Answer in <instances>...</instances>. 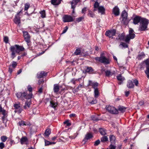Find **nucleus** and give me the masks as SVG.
<instances>
[{"mask_svg": "<svg viewBox=\"0 0 149 149\" xmlns=\"http://www.w3.org/2000/svg\"><path fill=\"white\" fill-rule=\"evenodd\" d=\"M99 132L102 135H104L106 134V130L102 128H100L99 129Z\"/></svg>", "mask_w": 149, "mask_h": 149, "instance_id": "32", "label": "nucleus"}, {"mask_svg": "<svg viewBox=\"0 0 149 149\" xmlns=\"http://www.w3.org/2000/svg\"><path fill=\"white\" fill-rule=\"evenodd\" d=\"M93 137V135L91 133H87L86 136L85 137L83 140V141H86L88 139L91 138ZM85 143V142H84Z\"/></svg>", "mask_w": 149, "mask_h": 149, "instance_id": "17", "label": "nucleus"}, {"mask_svg": "<svg viewBox=\"0 0 149 149\" xmlns=\"http://www.w3.org/2000/svg\"><path fill=\"white\" fill-rule=\"evenodd\" d=\"M133 82L134 84L136 86H138V85L139 84V81L138 80L136 79H135L133 80Z\"/></svg>", "mask_w": 149, "mask_h": 149, "instance_id": "45", "label": "nucleus"}, {"mask_svg": "<svg viewBox=\"0 0 149 149\" xmlns=\"http://www.w3.org/2000/svg\"><path fill=\"white\" fill-rule=\"evenodd\" d=\"M99 3L97 1H95V3L94 5V8H98L99 6Z\"/></svg>", "mask_w": 149, "mask_h": 149, "instance_id": "49", "label": "nucleus"}, {"mask_svg": "<svg viewBox=\"0 0 149 149\" xmlns=\"http://www.w3.org/2000/svg\"><path fill=\"white\" fill-rule=\"evenodd\" d=\"M100 141L99 139L96 141L94 143V145L95 146L98 145L100 143Z\"/></svg>", "mask_w": 149, "mask_h": 149, "instance_id": "51", "label": "nucleus"}, {"mask_svg": "<svg viewBox=\"0 0 149 149\" xmlns=\"http://www.w3.org/2000/svg\"><path fill=\"white\" fill-rule=\"evenodd\" d=\"M28 90L30 92H31L32 91V88L30 86H28Z\"/></svg>", "mask_w": 149, "mask_h": 149, "instance_id": "61", "label": "nucleus"}, {"mask_svg": "<svg viewBox=\"0 0 149 149\" xmlns=\"http://www.w3.org/2000/svg\"><path fill=\"white\" fill-rule=\"evenodd\" d=\"M44 82V80L42 79H40L38 81V84L39 85H40L41 84H43Z\"/></svg>", "mask_w": 149, "mask_h": 149, "instance_id": "55", "label": "nucleus"}, {"mask_svg": "<svg viewBox=\"0 0 149 149\" xmlns=\"http://www.w3.org/2000/svg\"><path fill=\"white\" fill-rule=\"evenodd\" d=\"M113 12L116 16H118L119 15V10L117 6H116L113 8Z\"/></svg>", "mask_w": 149, "mask_h": 149, "instance_id": "15", "label": "nucleus"}, {"mask_svg": "<svg viewBox=\"0 0 149 149\" xmlns=\"http://www.w3.org/2000/svg\"><path fill=\"white\" fill-rule=\"evenodd\" d=\"M47 73L44 71H41L37 74L38 78H40L47 75Z\"/></svg>", "mask_w": 149, "mask_h": 149, "instance_id": "19", "label": "nucleus"}, {"mask_svg": "<svg viewBox=\"0 0 149 149\" xmlns=\"http://www.w3.org/2000/svg\"><path fill=\"white\" fill-rule=\"evenodd\" d=\"M127 86L129 88H134V85L133 84V82L132 81H129L127 84Z\"/></svg>", "mask_w": 149, "mask_h": 149, "instance_id": "26", "label": "nucleus"}, {"mask_svg": "<svg viewBox=\"0 0 149 149\" xmlns=\"http://www.w3.org/2000/svg\"><path fill=\"white\" fill-rule=\"evenodd\" d=\"M68 29V27L67 26H66L65 28L63 30V32L62 33V34L64 33H65L67 31V29Z\"/></svg>", "mask_w": 149, "mask_h": 149, "instance_id": "60", "label": "nucleus"}, {"mask_svg": "<svg viewBox=\"0 0 149 149\" xmlns=\"http://www.w3.org/2000/svg\"><path fill=\"white\" fill-rule=\"evenodd\" d=\"M23 33L25 41L27 43H29L30 42V37L27 31H23Z\"/></svg>", "mask_w": 149, "mask_h": 149, "instance_id": "12", "label": "nucleus"}, {"mask_svg": "<svg viewBox=\"0 0 149 149\" xmlns=\"http://www.w3.org/2000/svg\"><path fill=\"white\" fill-rule=\"evenodd\" d=\"M1 112H2V114L3 115V116L2 118L3 119V118H5V116L6 114V111L4 109L3 110V111Z\"/></svg>", "mask_w": 149, "mask_h": 149, "instance_id": "56", "label": "nucleus"}, {"mask_svg": "<svg viewBox=\"0 0 149 149\" xmlns=\"http://www.w3.org/2000/svg\"><path fill=\"white\" fill-rule=\"evenodd\" d=\"M17 96L18 98H20L21 97H24L26 99H30L32 97V94L31 93L29 94H27L26 93L24 92L22 93L20 92L18 93L17 94Z\"/></svg>", "mask_w": 149, "mask_h": 149, "instance_id": "5", "label": "nucleus"}, {"mask_svg": "<svg viewBox=\"0 0 149 149\" xmlns=\"http://www.w3.org/2000/svg\"><path fill=\"white\" fill-rule=\"evenodd\" d=\"M148 24V20L144 18H142L141 21L140 22L139 30L140 31H143L146 30Z\"/></svg>", "mask_w": 149, "mask_h": 149, "instance_id": "2", "label": "nucleus"}, {"mask_svg": "<svg viewBox=\"0 0 149 149\" xmlns=\"http://www.w3.org/2000/svg\"><path fill=\"white\" fill-rule=\"evenodd\" d=\"M45 146H48L49 145H50V142L47 140L46 139H45Z\"/></svg>", "mask_w": 149, "mask_h": 149, "instance_id": "50", "label": "nucleus"}, {"mask_svg": "<svg viewBox=\"0 0 149 149\" xmlns=\"http://www.w3.org/2000/svg\"><path fill=\"white\" fill-rule=\"evenodd\" d=\"M59 86L58 84L54 85L53 90L55 93H57L59 91Z\"/></svg>", "mask_w": 149, "mask_h": 149, "instance_id": "20", "label": "nucleus"}, {"mask_svg": "<svg viewBox=\"0 0 149 149\" xmlns=\"http://www.w3.org/2000/svg\"><path fill=\"white\" fill-rule=\"evenodd\" d=\"M105 73L106 76L108 77H110L113 74V72L109 70L106 71H105Z\"/></svg>", "mask_w": 149, "mask_h": 149, "instance_id": "27", "label": "nucleus"}, {"mask_svg": "<svg viewBox=\"0 0 149 149\" xmlns=\"http://www.w3.org/2000/svg\"><path fill=\"white\" fill-rule=\"evenodd\" d=\"M135 35L134 33V31L132 29H130L129 33L125 37V41L127 42H129L131 39H133L135 37Z\"/></svg>", "mask_w": 149, "mask_h": 149, "instance_id": "4", "label": "nucleus"}, {"mask_svg": "<svg viewBox=\"0 0 149 149\" xmlns=\"http://www.w3.org/2000/svg\"><path fill=\"white\" fill-rule=\"evenodd\" d=\"M98 10L99 13H100L102 14L104 13L105 11V9L102 6H100L98 8Z\"/></svg>", "mask_w": 149, "mask_h": 149, "instance_id": "25", "label": "nucleus"}, {"mask_svg": "<svg viewBox=\"0 0 149 149\" xmlns=\"http://www.w3.org/2000/svg\"><path fill=\"white\" fill-rule=\"evenodd\" d=\"M86 69L85 70V72L91 73L93 71V70L91 67H88V66L86 67Z\"/></svg>", "mask_w": 149, "mask_h": 149, "instance_id": "24", "label": "nucleus"}, {"mask_svg": "<svg viewBox=\"0 0 149 149\" xmlns=\"http://www.w3.org/2000/svg\"><path fill=\"white\" fill-rule=\"evenodd\" d=\"M107 110L110 113L114 114L118 113V111L116 108L113 107L108 106L106 107Z\"/></svg>", "mask_w": 149, "mask_h": 149, "instance_id": "7", "label": "nucleus"}, {"mask_svg": "<svg viewBox=\"0 0 149 149\" xmlns=\"http://www.w3.org/2000/svg\"><path fill=\"white\" fill-rule=\"evenodd\" d=\"M110 141L111 143L114 142L115 138L114 136L113 135H110L109 137Z\"/></svg>", "mask_w": 149, "mask_h": 149, "instance_id": "33", "label": "nucleus"}, {"mask_svg": "<svg viewBox=\"0 0 149 149\" xmlns=\"http://www.w3.org/2000/svg\"><path fill=\"white\" fill-rule=\"evenodd\" d=\"M51 133L50 130L49 129H47L46 130L45 133V134L46 136H49Z\"/></svg>", "mask_w": 149, "mask_h": 149, "instance_id": "38", "label": "nucleus"}, {"mask_svg": "<svg viewBox=\"0 0 149 149\" xmlns=\"http://www.w3.org/2000/svg\"><path fill=\"white\" fill-rule=\"evenodd\" d=\"M17 65V63L16 62L13 61L12 62V66L13 68H15V67Z\"/></svg>", "mask_w": 149, "mask_h": 149, "instance_id": "54", "label": "nucleus"}, {"mask_svg": "<svg viewBox=\"0 0 149 149\" xmlns=\"http://www.w3.org/2000/svg\"><path fill=\"white\" fill-rule=\"evenodd\" d=\"M116 148V146L113 145L111 144L109 146V149H115Z\"/></svg>", "mask_w": 149, "mask_h": 149, "instance_id": "53", "label": "nucleus"}, {"mask_svg": "<svg viewBox=\"0 0 149 149\" xmlns=\"http://www.w3.org/2000/svg\"><path fill=\"white\" fill-rule=\"evenodd\" d=\"M50 106L52 107L55 108L56 106V103H55L53 101H51L50 102Z\"/></svg>", "mask_w": 149, "mask_h": 149, "instance_id": "39", "label": "nucleus"}, {"mask_svg": "<svg viewBox=\"0 0 149 149\" xmlns=\"http://www.w3.org/2000/svg\"><path fill=\"white\" fill-rule=\"evenodd\" d=\"M80 1V0H73L71 2V8H75L77 3Z\"/></svg>", "mask_w": 149, "mask_h": 149, "instance_id": "16", "label": "nucleus"}, {"mask_svg": "<svg viewBox=\"0 0 149 149\" xmlns=\"http://www.w3.org/2000/svg\"><path fill=\"white\" fill-rule=\"evenodd\" d=\"M108 139L107 136H103L101 138V141L102 142H104L108 141Z\"/></svg>", "mask_w": 149, "mask_h": 149, "instance_id": "34", "label": "nucleus"}, {"mask_svg": "<svg viewBox=\"0 0 149 149\" xmlns=\"http://www.w3.org/2000/svg\"><path fill=\"white\" fill-rule=\"evenodd\" d=\"M27 141V139L26 137H23L20 139V142L22 144H23L24 142H26Z\"/></svg>", "mask_w": 149, "mask_h": 149, "instance_id": "30", "label": "nucleus"}, {"mask_svg": "<svg viewBox=\"0 0 149 149\" xmlns=\"http://www.w3.org/2000/svg\"><path fill=\"white\" fill-rule=\"evenodd\" d=\"M18 124L20 126L28 125V124L24 121L21 120L18 123Z\"/></svg>", "mask_w": 149, "mask_h": 149, "instance_id": "31", "label": "nucleus"}, {"mask_svg": "<svg viewBox=\"0 0 149 149\" xmlns=\"http://www.w3.org/2000/svg\"><path fill=\"white\" fill-rule=\"evenodd\" d=\"M4 146H5L3 143L1 142L0 143V148H3Z\"/></svg>", "mask_w": 149, "mask_h": 149, "instance_id": "59", "label": "nucleus"}, {"mask_svg": "<svg viewBox=\"0 0 149 149\" xmlns=\"http://www.w3.org/2000/svg\"><path fill=\"white\" fill-rule=\"evenodd\" d=\"M140 69L141 70H143L145 67H146V66L145 65L144 63H141L140 65Z\"/></svg>", "mask_w": 149, "mask_h": 149, "instance_id": "41", "label": "nucleus"}, {"mask_svg": "<svg viewBox=\"0 0 149 149\" xmlns=\"http://www.w3.org/2000/svg\"><path fill=\"white\" fill-rule=\"evenodd\" d=\"M95 59L104 64H108L110 63L109 59L105 57L104 53H102L100 57H96Z\"/></svg>", "mask_w": 149, "mask_h": 149, "instance_id": "3", "label": "nucleus"}, {"mask_svg": "<svg viewBox=\"0 0 149 149\" xmlns=\"http://www.w3.org/2000/svg\"><path fill=\"white\" fill-rule=\"evenodd\" d=\"M81 51L80 48L77 49L74 52V54L77 55H79L81 53Z\"/></svg>", "mask_w": 149, "mask_h": 149, "instance_id": "35", "label": "nucleus"}, {"mask_svg": "<svg viewBox=\"0 0 149 149\" xmlns=\"http://www.w3.org/2000/svg\"><path fill=\"white\" fill-rule=\"evenodd\" d=\"M140 17L136 16L134 19L133 23L135 24H136L140 22L141 21V19Z\"/></svg>", "mask_w": 149, "mask_h": 149, "instance_id": "14", "label": "nucleus"}, {"mask_svg": "<svg viewBox=\"0 0 149 149\" xmlns=\"http://www.w3.org/2000/svg\"><path fill=\"white\" fill-rule=\"evenodd\" d=\"M14 107L16 109H18V110H15V112H18V113H20L22 110V109L21 108V105L19 103L14 104Z\"/></svg>", "mask_w": 149, "mask_h": 149, "instance_id": "11", "label": "nucleus"}, {"mask_svg": "<svg viewBox=\"0 0 149 149\" xmlns=\"http://www.w3.org/2000/svg\"><path fill=\"white\" fill-rule=\"evenodd\" d=\"M11 65H10L9 66V72H10V73L11 74L13 71V70L12 68H11Z\"/></svg>", "mask_w": 149, "mask_h": 149, "instance_id": "62", "label": "nucleus"}, {"mask_svg": "<svg viewBox=\"0 0 149 149\" xmlns=\"http://www.w3.org/2000/svg\"><path fill=\"white\" fill-rule=\"evenodd\" d=\"M117 78L118 80L123 81L125 79L124 77H123L121 74H119L117 76Z\"/></svg>", "mask_w": 149, "mask_h": 149, "instance_id": "28", "label": "nucleus"}, {"mask_svg": "<svg viewBox=\"0 0 149 149\" xmlns=\"http://www.w3.org/2000/svg\"><path fill=\"white\" fill-rule=\"evenodd\" d=\"M89 85L90 86H92L93 88H94L95 89V88H97V87L98 85V84L97 82H92L89 81Z\"/></svg>", "mask_w": 149, "mask_h": 149, "instance_id": "21", "label": "nucleus"}, {"mask_svg": "<svg viewBox=\"0 0 149 149\" xmlns=\"http://www.w3.org/2000/svg\"><path fill=\"white\" fill-rule=\"evenodd\" d=\"M28 99V100L25 102V105L23 107V108L25 109H27L29 108L30 105L31 103V100H30V99Z\"/></svg>", "mask_w": 149, "mask_h": 149, "instance_id": "13", "label": "nucleus"}, {"mask_svg": "<svg viewBox=\"0 0 149 149\" xmlns=\"http://www.w3.org/2000/svg\"><path fill=\"white\" fill-rule=\"evenodd\" d=\"M24 49V48L23 46L17 45L11 46L10 47V50L12 52V58L13 59L15 57V52L19 54L20 52L23 51Z\"/></svg>", "mask_w": 149, "mask_h": 149, "instance_id": "1", "label": "nucleus"}, {"mask_svg": "<svg viewBox=\"0 0 149 149\" xmlns=\"http://www.w3.org/2000/svg\"><path fill=\"white\" fill-rule=\"evenodd\" d=\"M4 41L6 43H7L8 41V38L7 36H5L4 38Z\"/></svg>", "mask_w": 149, "mask_h": 149, "instance_id": "52", "label": "nucleus"}, {"mask_svg": "<svg viewBox=\"0 0 149 149\" xmlns=\"http://www.w3.org/2000/svg\"><path fill=\"white\" fill-rule=\"evenodd\" d=\"M94 97L95 98L97 97L99 95V92L98 88H95L94 90Z\"/></svg>", "mask_w": 149, "mask_h": 149, "instance_id": "29", "label": "nucleus"}, {"mask_svg": "<svg viewBox=\"0 0 149 149\" xmlns=\"http://www.w3.org/2000/svg\"><path fill=\"white\" fill-rule=\"evenodd\" d=\"M8 138L5 136H3L1 137V139L2 141L4 142L7 140Z\"/></svg>", "mask_w": 149, "mask_h": 149, "instance_id": "37", "label": "nucleus"}, {"mask_svg": "<svg viewBox=\"0 0 149 149\" xmlns=\"http://www.w3.org/2000/svg\"><path fill=\"white\" fill-rule=\"evenodd\" d=\"M144 104V102L142 101H140L139 103V104L140 106H141L143 105Z\"/></svg>", "mask_w": 149, "mask_h": 149, "instance_id": "64", "label": "nucleus"}, {"mask_svg": "<svg viewBox=\"0 0 149 149\" xmlns=\"http://www.w3.org/2000/svg\"><path fill=\"white\" fill-rule=\"evenodd\" d=\"M30 6V5L29 3H26L25 4L24 10H27Z\"/></svg>", "mask_w": 149, "mask_h": 149, "instance_id": "44", "label": "nucleus"}, {"mask_svg": "<svg viewBox=\"0 0 149 149\" xmlns=\"http://www.w3.org/2000/svg\"><path fill=\"white\" fill-rule=\"evenodd\" d=\"M97 102V101L96 99H94L93 98V99L92 100L91 102H90V103L91 104H95Z\"/></svg>", "mask_w": 149, "mask_h": 149, "instance_id": "46", "label": "nucleus"}, {"mask_svg": "<svg viewBox=\"0 0 149 149\" xmlns=\"http://www.w3.org/2000/svg\"><path fill=\"white\" fill-rule=\"evenodd\" d=\"M20 19L19 16L16 15L14 20V22L16 24H19L20 23Z\"/></svg>", "mask_w": 149, "mask_h": 149, "instance_id": "18", "label": "nucleus"}, {"mask_svg": "<svg viewBox=\"0 0 149 149\" xmlns=\"http://www.w3.org/2000/svg\"><path fill=\"white\" fill-rule=\"evenodd\" d=\"M146 66V70L145 71V73L147 75V77L149 79V59L146 60L143 63Z\"/></svg>", "mask_w": 149, "mask_h": 149, "instance_id": "9", "label": "nucleus"}, {"mask_svg": "<svg viewBox=\"0 0 149 149\" xmlns=\"http://www.w3.org/2000/svg\"><path fill=\"white\" fill-rule=\"evenodd\" d=\"M63 123L64 124H66L67 126H69L71 125V123L69 122L68 120L65 121Z\"/></svg>", "mask_w": 149, "mask_h": 149, "instance_id": "47", "label": "nucleus"}, {"mask_svg": "<svg viewBox=\"0 0 149 149\" xmlns=\"http://www.w3.org/2000/svg\"><path fill=\"white\" fill-rule=\"evenodd\" d=\"M51 3L54 5H57L61 3L60 0H51Z\"/></svg>", "mask_w": 149, "mask_h": 149, "instance_id": "22", "label": "nucleus"}, {"mask_svg": "<svg viewBox=\"0 0 149 149\" xmlns=\"http://www.w3.org/2000/svg\"><path fill=\"white\" fill-rule=\"evenodd\" d=\"M84 17L82 16L76 19V21L77 22H79L84 19Z\"/></svg>", "mask_w": 149, "mask_h": 149, "instance_id": "42", "label": "nucleus"}, {"mask_svg": "<svg viewBox=\"0 0 149 149\" xmlns=\"http://www.w3.org/2000/svg\"><path fill=\"white\" fill-rule=\"evenodd\" d=\"M125 95L126 97H127L129 95L130 93V91H126L125 92Z\"/></svg>", "mask_w": 149, "mask_h": 149, "instance_id": "63", "label": "nucleus"}, {"mask_svg": "<svg viewBox=\"0 0 149 149\" xmlns=\"http://www.w3.org/2000/svg\"><path fill=\"white\" fill-rule=\"evenodd\" d=\"M119 38H116V40H118V39L120 40H123L124 38L125 37L122 34H120L118 35Z\"/></svg>", "mask_w": 149, "mask_h": 149, "instance_id": "36", "label": "nucleus"}, {"mask_svg": "<svg viewBox=\"0 0 149 149\" xmlns=\"http://www.w3.org/2000/svg\"><path fill=\"white\" fill-rule=\"evenodd\" d=\"M40 13L41 14V17L42 18H44L45 17V13L44 10L41 11L40 12Z\"/></svg>", "mask_w": 149, "mask_h": 149, "instance_id": "40", "label": "nucleus"}, {"mask_svg": "<svg viewBox=\"0 0 149 149\" xmlns=\"http://www.w3.org/2000/svg\"><path fill=\"white\" fill-rule=\"evenodd\" d=\"M121 46H122L123 47H124V48H127L128 47L126 43H123V42H122L121 44H120L119 45L120 47Z\"/></svg>", "mask_w": 149, "mask_h": 149, "instance_id": "43", "label": "nucleus"}, {"mask_svg": "<svg viewBox=\"0 0 149 149\" xmlns=\"http://www.w3.org/2000/svg\"><path fill=\"white\" fill-rule=\"evenodd\" d=\"M88 15H89L91 17H93L94 16V14L91 11H89Z\"/></svg>", "mask_w": 149, "mask_h": 149, "instance_id": "48", "label": "nucleus"}, {"mask_svg": "<svg viewBox=\"0 0 149 149\" xmlns=\"http://www.w3.org/2000/svg\"><path fill=\"white\" fill-rule=\"evenodd\" d=\"M63 21L64 22H69L73 21L72 16L68 15H65L63 17Z\"/></svg>", "mask_w": 149, "mask_h": 149, "instance_id": "10", "label": "nucleus"}, {"mask_svg": "<svg viewBox=\"0 0 149 149\" xmlns=\"http://www.w3.org/2000/svg\"><path fill=\"white\" fill-rule=\"evenodd\" d=\"M93 99V97H89L87 98V100H88V101L89 103L91 102Z\"/></svg>", "mask_w": 149, "mask_h": 149, "instance_id": "58", "label": "nucleus"}, {"mask_svg": "<svg viewBox=\"0 0 149 149\" xmlns=\"http://www.w3.org/2000/svg\"><path fill=\"white\" fill-rule=\"evenodd\" d=\"M121 16L123 17L122 22L125 25H127L129 21L127 19V14L125 10L123 11L121 14Z\"/></svg>", "mask_w": 149, "mask_h": 149, "instance_id": "6", "label": "nucleus"}, {"mask_svg": "<svg viewBox=\"0 0 149 149\" xmlns=\"http://www.w3.org/2000/svg\"><path fill=\"white\" fill-rule=\"evenodd\" d=\"M126 109V107L122 106L120 105L118 107V111H120L121 112L123 113L125 111Z\"/></svg>", "mask_w": 149, "mask_h": 149, "instance_id": "23", "label": "nucleus"}, {"mask_svg": "<svg viewBox=\"0 0 149 149\" xmlns=\"http://www.w3.org/2000/svg\"><path fill=\"white\" fill-rule=\"evenodd\" d=\"M91 118L93 120L95 121H97L99 120V119L97 118H96L94 116H91Z\"/></svg>", "mask_w": 149, "mask_h": 149, "instance_id": "57", "label": "nucleus"}, {"mask_svg": "<svg viewBox=\"0 0 149 149\" xmlns=\"http://www.w3.org/2000/svg\"><path fill=\"white\" fill-rule=\"evenodd\" d=\"M116 31L115 30H108L105 33L106 35L109 38H113V36L115 35Z\"/></svg>", "mask_w": 149, "mask_h": 149, "instance_id": "8", "label": "nucleus"}]
</instances>
